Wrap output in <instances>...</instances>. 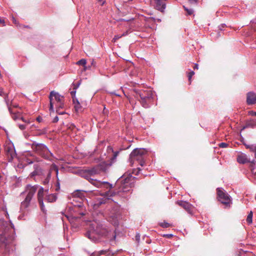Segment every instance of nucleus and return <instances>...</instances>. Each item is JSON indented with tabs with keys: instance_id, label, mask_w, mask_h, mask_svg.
<instances>
[{
	"instance_id": "423d86ee",
	"label": "nucleus",
	"mask_w": 256,
	"mask_h": 256,
	"mask_svg": "<svg viewBox=\"0 0 256 256\" xmlns=\"http://www.w3.org/2000/svg\"><path fill=\"white\" fill-rule=\"evenodd\" d=\"M147 154V151L144 148H135L130 153V162L132 166L137 162L141 166L144 164V158Z\"/></svg>"
},
{
	"instance_id": "cd10ccee",
	"label": "nucleus",
	"mask_w": 256,
	"mask_h": 256,
	"mask_svg": "<svg viewBox=\"0 0 256 256\" xmlns=\"http://www.w3.org/2000/svg\"><path fill=\"white\" fill-rule=\"evenodd\" d=\"M246 148L250 149L252 151H254L256 154V144L251 146H246Z\"/></svg>"
},
{
	"instance_id": "4be33fe9",
	"label": "nucleus",
	"mask_w": 256,
	"mask_h": 256,
	"mask_svg": "<svg viewBox=\"0 0 256 256\" xmlns=\"http://www.w3.org/2000/svg\"><path fill=\"white\" fill-rule=\"evenodd\" d=\"M56 198L57 197L56 194H50L46 196V200L49 202H55Z\"/></svg>"
},
{
	"instance_id": "a19ab883",
	"label": "nucleus",
	"mask_w": 256,
	"mask_h": 256,
	"mask_svg": "<svg viewBox=\"0 0 256 256\" xmlns=\"http://www.w3.org/2000/svg\"><path fill=\"white\" fill-rule=\"evenodd\" d=\"M58 120V116H56L54 119V122H56Z\"/></svg>"
},
{
	"instance_id": "7ed1b4c3",
	"label": "nucleus",
	"mask_w": 256,
	"mask_h": 256,
	"mask_svg": "<svg viewBox=\"0 0 256 256\" xmlns=\"http://www.w3.org/2000/svg\"><path fill=\"white\" fill-rule=\"evenodd\" d=\"M38 188V185L32 186L28 184L26 186L25 190L22 193V194L26 196V198L20 204V210L21 212H24V210L30 206V202L32 200Z\"/></svg>"
},
{
	"instance_id": "f8f14e48",
	"label": "nucleus",
	"mask_w": 256,
	"mask_h": 256,
	"mask_svg": "<svg viewBox=\"0 0 256 256\" xmlns=\"http://www.w3.org/2000/svg\"><path fill=\"white\" fill-rule=\"evenodd\" d=\"M217 194L218 200L226 207H230L232 204V200L229 194L222 188H217Z\"/></svg>"
},
{
	"instance_id": "e433bc0d",
	"label": "nucleus",
	"mask_w": 256,
	"mask_h": 256,
	"mask_svg": "<svg viewBox=\"0 0 256 256\" xmlns=\"http://www.w3.org/2000/svg\"><path fill=\"white\" fill-rule=\"evenodd\" d=\"M106 256H114V254L110 252L109 250H108L107 254H106Z\"/></svg>"
},
{
	"instance_id": "3c124183",
	"label": "nucleus",
	"mask_w": 256,
	"mask_h": 256,
	"mask_svg": "<svg viewBox=\"0 0 256 256\" xmlns=\"http://www.w3.org/2000/svg\"><path fill=\"white\" fill-rule=\"evenodd\" d=\"M44 184H46L48 183V180H47V179H46V180L44 181Z\"/></svg>"
},
{
	"instance_id": "c9c22d12",
	"label": "nucleus",
	"mask_w": 256,
	"mask_h": 256,
	"mask_svg": "<svg viewBox=\"0 0 256 256\" xmlns=\"http://www.w3.org/2000/svg\"><path fill=\"white\" fill-rule=\"evenodd\" d=\"M18 128L21 130H24L26 128V126L24 125V124H19L18 125Z\"/></svg>"
},
{
	"instance_id": "5701e85b",
	"label": "nucleus",
	"mask_w": 256,
	"mask_h": 256,
	"mask_svg": "<svg viewBox=\"0 0 256 256\" xmlns=\"http://www.w3.org/2000/svg\"><path fill=\"white\" fill-rule=\"evenodd\" d=\"M44 195V188L40 187L38 191V200H43V196Z\"/></svg>"
},
{
	"instance_id": "20e7f679",
	"label": "nucleus",
	"mask_w": 256,
	"mask_h": 256,
	"mask_svg": "<svg viewBox=\"0 0 256 256\" xmlns=\"http://www.w3.org/2000/svg\"><path fill=\"white\" fill-rule=\"evenodd\" d=\"M134 92L136 94V96L140 97L142 106L144 108H148L153 99V93L152 90L150 89L146 90L134 89Z\"/></svg>"
},
{
	"instance_id": "dca6fc26",
	"label": "nucleus",
	"mask_w": 256,
	"mask_h": 256,
	"mask_svg": "<svg viewBox=\"0 0 256 256\" xmlns=\"http://www.w3.org/2000/svg\"><path fill=\"white\" fill-rule=\"evenodd\" d=\"M103 203H104V200L101 197H96L90 202L91 206L94 210H96Z\"/></svg>"
},
{
	"instance_id": "2f4dec72",
	"label": "nucleus",
	"mask_w": 256,
	"mask_h": 256,
	"mask_svg": "<svg viewBox=\"0 0 256 256\" xmlns=\"http://www.w3.org/2000/svg\"><path fill=\"white\" fill-rule=\"evenodd\" d=\"M160 226L162 228H167L170 226V224H168L166 222H164L160 224Z\"/></svg>"
},
{
	"instance_id": "8fccbe9b",
	"label": "nucleus",
	"mask_w": 256,
	"mask_h": 256,
	"mask_svg": "<svg viewBox=\"0 0 256 256\" xmlns=\"http://www.w3.org/2000/svg\"><path fill=\"white\" fill-rule=\"evenodd\" d=\"M140 170H141L140 169V168H138V172H136V175L138 174V173H139V172H140Z\"/></svg>"
},
{
	"instance_id": "bf43d9fd",
	"label": "nucleus",
	"mask_w": 256,
	"mask_h": 256,
	"mask_svg": "<svg viewBox=\"0 0 256 256\" xmlns=\"http://www.w3.org/2000/svg\"><path fill=\"white\" fill-rule=\"evenodd\" d=\"M105 2H102V5H104V4Z\"/></svg>"
},
{
	"instance_id": "ddd939ff",
	"label": "nucleus",
	"mask_w": 256,
	"mask_h": 256,
	"mask_svg": "<svg viewBox=\"0 0 256 256\" xmlns=\"http://www.w3.org/2000/svg\"><path fill=\"white\" fill-rule=\"evenodd\" d=\"M6 154L9 162L16 158V154L14 144L10 141H6L4 146Z\"/></svg>"
},
{
	"instance_id": "13d9d810",
	"label": "nucleus",
	"mask_w": 256,
	"mask_h": 256,
	"mask_svg": "<svg viewBox=\"0 0 256 256\" xmlns=\"http://www.w3.org/2000/svg\"><path fill=\"white\" fill-rule=\"evenodd\" d=\"M13 106H14V108H16V107L18 106H17V105H14Z\"/></svg>"
},
{
	"instance_id": "6e6552de",
	"label": "nucleus",
	"mask_w": 256,
	"mask_h": 256,
	"mask_svg": "<svg viewBox=\"0 0 256 256\" xmlns=\"http://www.w3.org/2000/svg\"><path fill=\"white\" fill-rule=\"evenodd\" d=\"M118 152L116 151L114 152V155L111 158V162L110 163H107L105 162H102L99 164H98L94 167L88 170V174L90 175H94L100 174L102 172H105L108 168L112 165V163L115 161Z\"/></svg>"
},
{
	"instance_id": "aec40b11",
	"label": "nucleus",
	"mask_w": 256,
	"mask_h": 256,
	"mask_svg": "<svg viewBox=\"0 0 256 256\" xmlns=\"http://www.w3.org/2000/svg\"><path fill=\"white\" fill-rule=\"evenodd\" d=\"M246 102L248 105L256 104V94L254 92H249L246 95Z\"/></svg>"
},
{
	"instance_id": "72a5a7b5",
	"label": "nucleus",
	"mask_w": 256,
	"mask_h": 256,
	"mask_svg": "<svg viewBox=\"0 0 256 256\" xmlns=\"http://www.w3.org/2000/svg\"><path fill=\"white\" fill-rule=\"evenodd\" d=\"M219 146L222 148H227L228 146V144L225 142H221L219 144Z\"/></svg>"
},
{
	"instance_id": "58836bf2",
	"label": "nucleus",
	"mask_w": 256,
	"mask_h": 256,
	"mask_svg": "<svg viewBox=\"0 0 256 256\" xmlns=\"http://www.w3.org/2000/svg\"><path fill=\"white\" fill-rule=\"evenodd\" d=\"M36 120H37L38 122H42V117H40V116H38V117L36 118Z\"/></svg>"
},
{
	"instance_id": "c756f323",
	"label": "nucleus",
	"mask_w": 256,
	"mask_h": 256,
	"mask_svg": "<svg viewBox=\"0 0 256 256\" xmlns=\"http://www.w3.org/2000/svg\"><path fill=\"white\" fill-rule=\"evenodd\" d=\"M184 10L187 12V13L188 15H191L193 14L194 10L192 9H191V8L188 9L187 8H186L185 6H184Z\"/></svg>"
},
{
	"instance_id": "f03ea898",
	"label": "nucleus",
	"mask_w": 256,
	"mask_h": 256,
	"mask_svg": "<svg viewBox=\"0 0 256 256\" xmlns=\"http://www.w3.org/2000/svg\"><path fill=\"white\" fill-rule=\"evenodd\" d=\"M84 198V193L80 190H76L70 198L69 202L72 204V206H69L70 213L68 215H65L70 222H72L73 219L79 218L74 213L78 212V209L82 206V201Z\"/></svg>"
},
{
	"instance_id": "2eb2a0df",
	"label": "nucleus",
	"mask_w": 256,
	"mask_h": 256,
	"mask_svg": "<svg viewBox=\"0 0 256 256\" xmlns=\"http://www.w3.org/2000/svg\"><path fill=\"white\" fill-rule=\"evenodd\" d=\"M176 203L178 205L182 207L188 214H192V213L194 206L188 202L182 200H178Z\"/></svg>"
},
{
	"instance_id": "f3484780",
	"label": "nucleus",
	"mask_w": 256,
	"mask_h": 256,
	"mask_svg": "<svg viewBox=\"0 0 256 256\" xmlns=\"http://www.w3.org/2000/svg\"><path fill=\"white\" fill-rule=\"evenodd\" d=\"M237 162L240 164H244L248 162H252L254 163V161L250 162L248 156L245 154L240 152L237 156Z\"/></svg>"
},
{
	"instance_id": "9d476101",
	"label": "nucleus",
	"mask_w": 256,
	"mask_h": 256,
	"mask_svg": "<svg viewBox=\"0 0 256 256\" xmlns=\"http://www.w3.org/2000/svg\"><path fill=\"white\" fill-rule=\"evenodd\" d=\"M32 148L36 152L46 159L50 158L52 156L47 146L42 144L34 142L32 143Z\"/></svg>"
},
{
	"instance_id": "680f3d73",
	"label": "nucleus",
	"mask_w": 256,
	"mask_h": 256,
	"mask_svg": "<svg viewBox=\"0 0 256 256\" xmlns=\"http://www.w3.org/2000/svg\"><path fill=\"white\" fill-rule=\"evenodd\" d=\"M99 2H101L102 0H98Z\"/></svg>"
},
{
	"instance_id": "473e14b6",
	"label": "nucleus",
	"mask_w": 256,
	"mask_h": 256,
	"mask_svg": "<svg viewBox=\"0 0 256 256\" xmlns=\"http://www.w3.org/2000/svg\"><path fill=\"white\" fill-rule=\"evenodd\" d=\"M80 104L78 100H77V104H74V108L78 112L80 109Z\"/></svg>"
},
{
	"instance_id": "37998d69",
	"label": "nucleus",
	"mask_w": 256,
	"mask_h": 256,
	"mask_svg": "<svg viewBox=\"0 0 256 256\" xmlns=\"http://www.w3.org/2000/svg\"><path fill=\"white\" fill-rule=\"evenodd\" d=\"M140 238V235L139 234H137L136 235V240H139Z\"/></svg>"
},
{
	"instance_id": "5fc2aeb1",
	"label": "nucleus",
	"mask_w": 256,
	"mask_h": 256,
	"mask_svg": "<svg viewBox=\"0 0 256 256\" xmlns=\"http://www.w3.org/2000/svg\"><path fill=\"white\" fill-rule=\"evenodd\" d=\"M56 173H58V169L57 168H56Z\"/></svg>"
},
{
	"instance_id": "a878e982",
	"label": "nucleus",
	"mask_w": 256,
	"mask_h": 256,
	"mask_svg": "<svg viewBox=\"0 0 256 256\" xmlns=\"http://www.w3.org/2000/svg\"><path fill=\"white\" fill-rule=\"evenodd\" d=\"M128 32L126 31V32H124L122 35H116L114 36V38H113L112 41L114 42H116V40H118L119 38H120L122 36H126L128 35Z\"/></svg>"
},
{
	"instance_id": "4c0bfd02",
	"label": "nucleus",
	"mask_w": 256,
	"mask_h": 256,
	"mask_svg": "<svg viewBox=\"0 0 256 256\" xmlns=\"http://www.w3.org/2000/svg\"><path fill=\"white\" fill-rule=\"evenodd\" d=\"M0 24H2V26H5V24H4V20L2 19L0 17Z\"/></svg>"
},
{
	"instance_id": "49530a36",
	"label": "nucleus",
	"mask_w": 256,
	"mask_h": 256,
	"mask_svg": "<svg viewBox=\"0 0 256 256\" xmlns=\"http://www.w3.org/2000/svg\"><path fill=\"white\" fill-rule=\"evenodd\" d=\"M75 94H76V91H72L71 92V94L72 97H73V96H75Z\"/></svg>"
},
{
	"instance_id": "864d4df0",
	"label": "nucleus",
	"mask_w": 256,
	"mask_h": 256,
	"mask_svg": "<svg viewBox=\"0 0 256 256\" xmlns=\"http://www.w3.org/2000/svg\"><path fill=\"white\" fill-rule=\"evenodd\" d=\"M2 90H0V95L2 96Z\"/></svg>"
},
{
	"instance_id": "a18cd8bd",
	"label": "nucleus",
	"mask_w": 256,
	"mask_h": 256,
	"mask_svg": "<svg viewBox=\"0 0 256 256\" xmlns=\"http://www.w3.org/2000/svg\"><path fill=\"white\" fill-rule=\"evenodd\" d=\"M77 100H78L77 99H74L73 98V102L74 104H77Z\"/></svg>"
},
{
	"instance_id": "a211bd4d",
	"label": "nucleus",
	"mask_w": 256,
	"mask_h": 256,
	"mask_svg": "<svg viewBox=\"0 0 256 256\" xmlns=\"http://www.w3.org/2000/svg\"><path fill=\"white\" fill-rule=\"evenodd\" d=\"M8 110L10 114H12V118L14 120H16L20 118L23 122H26V123H30V122L28 120H26L25 119H24L22 117L20 116V112H14V111L12 108L9 106L8 107Z\"/></svg>"
},
{
	"instance_id": "ea45409f",
	"label": "nucleus",
	"mask_w": 256,
	"mask_h": 256,
	"mask_svg": "<svg viewBox=\"0 0 256 256\" xmlns=\"http://www.w3.org/2000/svg\"><path fill=\"white\" fill-rule=\"evenodd\" d=\"M191 4H196L197 0H188Z\"/></svg>"
},
{
	"instance_id": "c85d7f7f",
	"label": "nucleus",
	"mask_w": 256,
	"mask_h": 256,
	"mask_svg": "<svg viewBox=\"0 0 256 256\" xmlns=\"http://www.w3.org/2000/svg\"><path fill=\"white\" fill-rule=\"evenodd\" d=\"M38 202H39V204H40V208H41V210L44 212H45L46 210H45V208H44V202H43V200H38Z\"/></svg>"
},
{
	"instance_id": "9b49d317",
	"label": "nucleus",
	"mask_w": 256,
	"mask_h": 256,
	"mask_svg": "<svg viewBox=\"0 0 256 256\" xmlns=\"http://www.w3.org/2000/svg\"><path fill=\"white\" fill-rule=\"evenodd\" d=\"M6 222L3 220H0V242L8 244L12 239L10 236L9 228L6 226Z\"/></svg>"
},
{
	"instance_id": "de8ad7c7",
	"label": "nucleus",
	"mask_w": 256,
	"mask_h": 256,
	"mask_svg": "<svg viewBox=\"0 0 256 256\" xmlns=\"http://www.w3.org/2000/svg\"><path fill=\"white\" fill-rule=\"evenodd\" d=\"M12 20H13V22L14 24H16V20L14 17H12Z\"/></svg>"
},
{
	"instance_id": "6e6d98bb",
	"label": "nucleus",
	"mask_w": 256,
	"mask_h": 256,
	"mask_svg": "<svg viewBox=\"0 0 256 256\" xmlns=\"http://www.w3.org/2000/svg\"><path fill=\"white\" fill-rule=\"evenodd\" d=\"M11 228H14V225L13 224H11Z\"/></svg>"
},
{
	"instance_id": "4468645a",
	"label": "nucleus",
	"mask_w": 256,
	"mask_h": 256,
	"mask_svg": "<svg viewBox=\"0 0 256 256\" xmlns=\"http://www.w3.org/2000/svg\"><path fill=\"white\" fill-rule=\"evenodd\" d=\"M88 180L91 184L98 188H106L110 190L112 188V184L108 182L98 181L92 178L88 179Z\"/></svg>"
},
{
	"instance_id": "412c9836",
	"label": "nucleus",
	"mask_w": 256,
	"mask_h": 256,
	"mask_svg": "<svg viewBox=\"0 0 256 256\" xmlns=\"http://www.w3.org/2000/svg\"><path fill=\"white\" fill-rule=\"evenodd\" d=\"M255 127H256V120L253 118H250L246 121V126L244 127V128H254Z\"/></svg>"
},
{
	"instance_id": "1a4fd4ad",
	"label": "nucleus",
	"mask_w": 256,
	"mask_h": 256,
	"mask_svg": "<svg viewBox=\"0 0 256 256\" xmlns=\"http://www.w3.org/2000/svg\"><path fill=\"white\" fill-rule=\"evenodd\" d=\"M50 111L54 112V106L60 108L64 107V97L60 95L58 92L52 91L50 92Z\"/></svg>"
},
{
	"instance_id": "b1692460",
	"label": "nucleus",
	"mask_w": 256,
	"mask_h": 256,
	"mask_svg": "<svg viewBox=\"0 0 256 256\" xmlns=\"http://www.w3.org/2000/svg\"><path fill=\"white\" fill-rule=\"evenodd\" d=\"M108 250H101L97 252H94L92 256H100L101 255H106Z\"/></svg>"
},
{
	"instance_id": "09e8293b",
	"label": "nucleus",
	"mask_w": 256,
	"mask_h": 256,
	"mask_svg": "<svg viewBox=\"0 0 256 256\" xmlns=\"http://www.w3.org/2000/svg\"><path fill=\"white\" fill-rule=\"evenodd\" d=\"M166 236H168V238H171L172 236V234H167Z\"/></svg>"
},
{
	"instance_id": "c03bdc74",
	"label": "nucleus",
	"mask_w": 256,
	"mask_h": 256,
	"mask_svg": "<svg viewBox=\"0 0 256 256\" xmlns=\"http://www.w3.org/2000/svg\"><path fill=\"white\" fill-rule=\"evenodd\" d=\"M37 174V172L36 170L33 172L32 173V176H34L35 175H36Z\"/></svg>"
},
{
	"instance_id": "79ce46f5",
	"label": "nucleus",
	"mask_w": 256,
	"mask_h": 256,
	"mask_svg": "<svg viewBox=\"0 0 256 256\" xmlns=\"http://www.w3.org/2000/svg\"><path fill=\"white\" fill-rule=\"evenodd\" d=\"M194 70H196H196H198V64H194Z\"/></svg>"
},
{
	"instance_id": "4d7b16f0",
	"label": "nucleus",
	"mask_w": 256,
	"mask_h": 256,
	"mask_svg": "<svg viewBox=\"0 0 256 256\" xmlns=\"http://www.w3.org/2000/svg\"><path fill=\"white\" fill-rule=\"evenodd\" d=\"M79 214H81V215H84V213H82V212H80Z\"/></svg>"
},
{
	"instance_id": "f257e3e1",
	"label": "nucleus",
	"mask_w": 256,
	"mask_h": 256,
	"mask_svg": "<svg viewBox=\"0 0 256 256\" xmlns=\"http://www.w3.org/2000/svg\"><path fill=\"white\" fill-rule=\"evenodd\" d=\"M95 234L106 236L110 240H114L116 237V234L112 230L96 220L90 222V230L87 232L86 235L90 239L93 240Z\"/></svg>"
},
{
	"instance_id": "6ab92c4d",
	"label": "nucleus",
	"mask_w": 256,
	"mask_h": 256,
	"mask_svg": "<svg viewBox=\"0 0 256 256\" xmlns=\"http://www.w3.org/2000/svg\"><path fill=\"white\" fill-rule=\"evenodd\" d=\"M155 8L156 10L162 12L166 8V1L167 0H154Z\"/></svg>"
},
{
	"instance_id": "052dcab7",
	"label": "nucleus",
	"mask_w": 256,
	"mask_h": 256,
	"mask_svg": "<svg viewBox=\"0 0 256 256\" xmlns=\"http://www.w3.org/2000/svg\"><path fill=\"white\" fill-rule=\"evenodd\" d=\"M59 114H63L64 112H60V113H58Z\"/></svg>"
},
{
	"instance_id": "f704fd0d",
	"label": "nucleus",
	"mask_w": 256,
	"mask_h": 256,
	"mask_svg": "<svg viewBox=\"0 0 256 256\" xmlns=\"http://www.w3.org/2000/svg\"><path fill=\"white\" fill-rule=\"evenodd\" d=\"M248 114L249 116H254L256 118V112L250 110L248 112Z\"/></svg>"
},
{
	"instance_id": "bb28decb",
	"label": "nucleus",
	"mask_w": 256,
	"mask_h": 256,
	"mask_svg": "<svg viewBox=\"0 0 256 256\" xmlns=\"http://www.w3.org/2000/svg\"><path fill=\"white\" fill-rule=\"evenodd\" d=\"M86 61L85 59H82V60H78L76 62V64H78L83 66H84V70H86Z\"/></svg>"
},
{
	"instance_id": "603ef678",
	"label": "nucleus",
	"mask_w": 256,
	"mask_h": 256,
	"mask_svg": "<svg viewBox=\"0 0 256 256\" xmlns=\"http://www.w3.org/2000/svg\"><path fill=\"white\" fill-rule=\"evenodd\" d=\"M108 150H110L112 151V148H110V147H108Z\"/></svg>"
},
{
	"instance_id": "393cba45",
	"label": "nucleus",
	"mask_w": 256,
	"mask_h": 256,
	"mask_svg": "<svg viewBox=\"0 0 256 256\" xmlns=\"http://www.w3.org/2000/svg\"><path fill=\"white\" fill-rule=\"evenodd\" d=\"M252 216H253V213L252 211H250V212L248 213L246 221L248 223V224H252Z\"/></svg>"
},
{
	"instance_id": "39448f33",
	"label": "nucleus",
	"mask_w": 256,
	"mask_h": 256,
	"mask_svg": "<svg viewBox=\"0 0 256 256\" xmlns=\"http://www.w3.org/2000/svg\"><path fill=\"white\" fill-rule=\"evenodd\" d=\"M106 216L108 222L114 226H118L120 218V208L116 204L110 206L106 212Z\"/></svg>"
},
{
	"instance_id": "0eeeda50",
	"label": "nucleus",
	"mask_w": 256,
	"mask_h": 256,
	"mask_svg": "<svg viewBox=\"0 0 256 256\" xmlns=\"http://www.w3.org/2000/svg\"><path fill=\"white\" fill-rule=\"evenodd\" d=\"M134 177L132 176L127 177L123 176L119 178L116 182V186L118 188V192H130L134 186Z\"/></svg>"
},
{
	"instance_id": "7c9ffc66",
	"label": "nucleus",
	"mask_w": 256,
	"mask_h": 256,
	"mask_svg": "<svg viewBox=\"0 0 256 256\" xmlns=\"http://www.w3.org/2000/svg\"><path fill=\"white\" fill-rule=\"evenodd\" d=\"M194 74V72L192 70H191L190 72H188V80L190 82H191V79L192 76Z\"/></svg>"
}]
</instances>
